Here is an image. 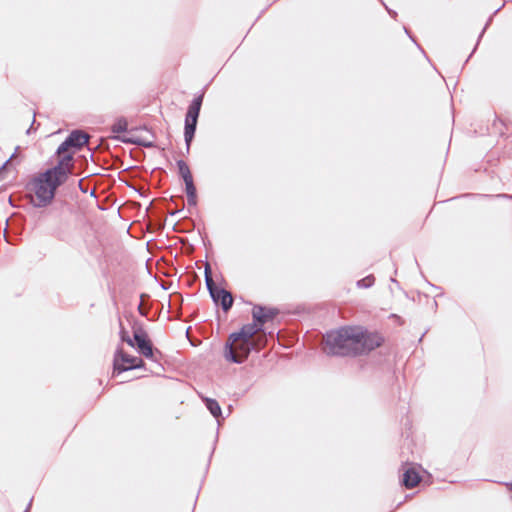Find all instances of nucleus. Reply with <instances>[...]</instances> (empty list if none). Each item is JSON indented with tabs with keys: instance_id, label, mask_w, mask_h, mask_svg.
I'll list each match as a JSON object with an SVG mask.
<instances>
[{
	"instance_id": "obj_37",
	"label": "nucleus",
	"mask_w": 512,
	"mask_h": 512,
	"mask_svg": "<svg viewBox=\"0 0 512 512\" xmlns=\"http://www.w3.org/2000/svg\"><path fill=\"white\" fill-rule=\"evenodd\" d=\"M90 195H91L92 197H96V191L93 189V190L90 192Z\"/></svg>"
},
{
	"instance_id": "obj_30",
	"label": "nucleus",
	"mask_w": 512,
	"mask_h": 512,
	"mask_svg": "<svg viewBox=\"0 0 512 512\" xmlns=\"http://www.w3.org/2000/svg\"><path fill=\"white\" fill-rule=\"evenodd\" d=\"M184 209V203H182V206L178 207L175 211H170L169 214L171 216L177 214L178 212L182 211Z\"/></svg>"
},
{
	"instance_id": "obj_29",
	"label": "nucleus",
	"mask_w": 512,
	"mask_h": 512,
	"mask_svg": "<svg viewBox=\"0 0 512 512\" xmlns=\"http://www.w3.org/2000/svg\"><path fill=\"white\" fill-rule=\"evenodd\" d=\"M405 33L409 36V38L417 45L418 48L421 49L420 45L416 42L414 37L411 35L410 31L407 28H404Z\"/></svg>"
},
{
	"instance_id": "obj_24",
	"label": "nucleus",
	"mask_w": 512,
	"mask_h": 512,
	"mask_svg": "<svg viewBox=\"0 0 512 512\" xmlns=\"http://www.w3.org/2000/svg\"><path fill=\"white\" fill-rule=\"evenodd\" d=\"M170 201L173 202L176 206H182V203H184L183 196H171Z\"/></svg>"
},
{
	"instance_id": "obj_35",
	"label": "nucleus",
	"mask_w": 512,
	"mask_h": 512,
	"mask_svg": "<svg viewBox=\"0 0 512 512\" xmlns=\"http://www.w3.org/2000/svg\"><path fill=\"white\" fill-rule=\"evenodd\" d=\"M7 229H8V220H6V226H5V230H4V237H5V240L8 242L7 236H6Z\"/></svg>"
},
{
	"instance_id": "obj_32",
	"label": "nucleus",
	"mask_w": 512,
	"mask_h": 512,
	"mask_svg": "<svg viewBox=\"0 0 512 512\" xmlns=\"http://www.w3.org/2000/svg\"><path fill=\"white\" fill-rule=\"evenodd\" d=\"M386 9L391 17L395 18L397 16V13L394 10H391L387 7H386Z\"/></svg>"
},
{
	"instance_id": "obj_13",
	"label": "nucleus",
	"mask_w": 512,
	"mask_h": 512,
	"mask_svg": "<svg viewBox=\"0 0 512 512\" xmlns=\"http://www.w3.org/2000/svg\"><path fill=\"white\" fill-rule=\"evenodd\" d=\"M204 403L207 410L214 418L217 419V422L220 423V418H222V409L217 400L206 397L204 398Z\"/></svg>"
},
{
	"instance_id": "obj_36",
	"label": "nucleus",
	"mask_w": 512,
	"mask_h": 512,
	"mask_svg": "<svg viewBox=\"0 0 512 512\" xmlns=\"http://www.w3.org/2000/svg\"><path fill=\"white\" fill-rule=\"evenodd\" d=\"M31 504H32V499H31V500H30V502L28 503V506H27V508L25 509V511H24V512H29L30 507H31Z\"/></svg>"
},
{
	"instance_id": "obj_2",
	"label": "nucleus",
	"mask_w": 512,
	"mask_h": 512,
	"mask_svg": "<svg viewBox=\"0 0 512 512\" xmlns=\"http://www.w3.org/2000/svg\"><path fill=\"white\" fill-rule=\"evenodd\" d=\"M355 326H343L325 334L326 354L355 357Z\"/></svg>"
},
{
	"instance_id": "obj_38",
	"label": "nucleus",
	"mask_w": 512,
	"mask_h": 512,
	"mask_svg": "<svg viewBox=\"0 0 512 512\" xmlns=\"http://www.w3.org/2000/svg\"><path fill=\"white\" fill-rule=\"evenodd\" d=\"M476 48H477V47H474V49H473L472 53L469 55V57H468V58H466V61H469V58L472 56V54L474 53V51L476 50Z\"/></svg>"
},
{
	"instance_id": "obj_18",
	"label": "nucleus",
	"mask_w": 512,
	"mask_h": 512,
	"mask_svg": "<svg viewBox=\"0 0 512 512\" xmlns=\"http://www.w3.org/2000/svg\"><path fill=\"white\" fill-rule=\"evenodd\" d=\"M69 148H73L68 141L67 137L65 140L58 146L56 150V154L59 155V159L63 157L64 155H67L68 153H65Z\"/></svg>"
},
{
	"instance_id": "obj_9",
	"label": "nucleus",
	"mask_w": 512,
	"mask_h": 512,
	"mask_svg": "<svg viewBox=\"0 0 512 512\" xmlns=\"http://www.w3.org/2000/svg\"><path fill=\"white\" fill-rule=\"evenodd\" d=\"M278 314L279 310L275 307H267L258 304L252 309V318L260 328H265V324L272 321Z\"/></svg>"
},
{
	"instance_id": "obj_15",
	"label": "nucleus",
	"mask_w": 512,
	"mask_h": 512,
	"mask_svg": "<svg viewBox=\"0 0 512 512\" xmlns=\"http://www.w3.org/2000/svg\"><path fill=\"white\" fill-rule=\"evenodd\" d=\"M128 130V121L125 117L121 116L116 119L114 124L111 126L112 133L121 134L127 132Z\"/></svg>"
},
{
	"instance_id": "obj_5",
	"label": "nucleus",
	"mask_w": 512,
	"mask_h": 512,
	"mask_svg": "<svg viewBox=\"0 0 512 512\" xmlns=\"http://www.w3.org/2000/svg\"><path fill=\"white\" fill-rule=\"evenodd\" d=\"M355 338V357L369 354L385 341L380 333L371 332L361 326H355Z\"/></svg>"
},
{
	"instance_id": "obj_26",
	"label": "nucleus",
	"mask_w": 512,
	"mask_h": 512,
	"mask_svg": "<svg viewBox=\"0 0 512 512\" xmlns=\"http://www.w3.org/2000/svg\"><path fill=\"white\" fill-rule=\"evenodd\" d=\"M187 202L189 206L197 205V195H187Z\"/></svg>"
},
{
	"instance_id": "obj_23",
	"label": "nucleus",
	"mask_w": 512,
	"mask_h": 512,
	"mask_svg": "<svg viewBox=\"0 0 512 512\" xmlns=\"http://www.w3.org/2000/svg\"><path fill=\"white\" fill-rule=\"evenodd\" d=\"M134 144L137 146L145 147V148H152L154 147V143L151 141H146L142 138H139L138 141H134Z\"/></svg>"
},
{
	"instance_id": "obj_40",
	"label": "nucleus",
	"mask_w": 512,
	"mask_h": 512,
	"mask_svg": "<svg viewBox=\"0 0 512 512\" xmlns=\"http://www.w3.org/2000/svg\"><path fill=\"white\" fill-rule=\"evenodd\" d=\"M162 288H163V289H168V287H166V284H163V285H162Z\"/></svg>"
},
{
	"instance_id": "obj_34",
	"label": "nucleus",
	"mask_w": 512,
	"mask_h": 512,
	"mask_svg": "<svg viewBox=\"0 0 512 512\" xmlns=\"http://www.w3.org/2000/svg\"><path fill=\"white\" fill-rule=\"evenodd\" d=\"M504 6H505V2H503V3H502V5H501L500 7H498V8L494 11L493 15L497 14V13H498V12H499L503 7H504Z\"/></svg>"
},
{
	"instance_id": "obj_22",
	"label": "nucleus",
	"mask_w": 512,
	"mask_h": 512,
	"mask_svg": "<svg viewBox=\"0 0 512 512\" xmlns=\"http://www.w3.org/2000/svg\"><path fill=\"white\" fill-rule=\"evenodd\" d=\"M114 139L121 141L122 143L134 144V141H138L139 137L117 135Z\"/></svg>"
},
{
	"instance_id": "obj_20",
	"label": "nucleus",
	"mask_w": 512,
	"mask_h": 512,
	"mask_svg": "<svg viewBox=\"0 0 512 512\" xmlns=\"http://www.w3.org/2000/svg\"><path fill=\"white\" fill-rule=\"evenodd\" d=\"M119 335L122 342L127 343L130 347L134 346V337L131 338L123 327H121Z\"/></svg>"
},
{
	"instance_id": "obj_33",
	"label": "nucleus",
	"mask_w": 512,
	"mask_h": 512,
	"mask_svg": "<svg viewBox=\"0 0 512 512\" xmlns=\"http://www.w3.org/2000/svg\"><path fill=\"white\" fill-rule=\"evenodd\" d=\"M34 123H35V119H33L31 126L27 129V131H26L27 134H30L32 132V130L34 128Z\"/></svg>"
},
{
	"instance_id": "obj_28",
	"label": "nucleus",
	"mask_w": 512,
	"mask_h": 512,
	"mask_svg": "<svg viewBox=\"0 0 512 512\" xmlns=\"http://www.w3.org/2000/svg\"><path fill=\"white\" fill-rule=\"evenodd\" d=\"M83 182H84V179H80L78 181V187L81 190V192L87 193V188L84 187Z\"/></svg>"
},
{
	"instance_id": "obj_27",
	"label": "nucleus",
	"mask_w": 512,
	"mask_h": 512,
	"mask_svg": "<svg viewBox=\"0 0 512 512\" xmlns=\"http://www.w3.org/2000/svg\"><path fill=\"white\" fill-rule=\"evenodd\" d=\"M11 158L5 161L2 166H0V179L2 178L3 172L7 169V167L10 165Z\"/></svg>"
},
{
	"instance_id": "obj_41",
	"label": "nucleus",
	"mask_w": 512,
	"mask_h": 512,
	"mask_svg": "<svg viewBox=\"0 0 512 512\" xmlns=\"http://www.w3.org/2000/svg\"><path fill=\"white\" fill-rule=\"evenodd\" d=\"M502 196H503V197H509L507 194H503Z\"/></svg>"
},
{
	"instance_id": "obj_39",
	"label": "nucleus",
	"mask_w": 512,
	"mask_h": 512,
	"mask_svg": "<svg viewBox=\"0 0 512 512\" xmlns=\"http://www.w3.org/2000/svg\"><path fill=\"white\" fill-rule=\"evenodd\" d=\"M162 288H163V289H168V287H166V284H163V285H162Z\"/></svg>"
},
{
	"instance_id": "obj_25",
	"label": "nucleus",
	"mask_w": 512,
	"mask_h": 512,
	"mask_svg": "<svg viewBox=\"0 0 512 512\" xmlns=\"http://www.w3.org/2000/svg\"><path fill=\"white\" fill-rule=\"evenodd\" d=\"M492 18H493V15H491V16L489 17V19L487 20V22H486V24H485L484 28H483V29H482V31L480 32L479 37H478V40H477V43H476V46L479 44V41H480V39L483 37V35H484V33H485V31H486L487 27L491 24V22H492Z\"/></svg>"
},
{
	"instance_id": "obj_12",
	"label": "nucleus",
	"mask_w": 512,
	"mask_h": 512,
	"mask_svg": "<svg viewBox=\"0 0 512 512\" xmlns=\"http://www.w3.org/2000/svg\"><path fill=\"white\" fill-rule=\"evenodd\" d=\"M67 139L68 141L70 142L71 146L76 149V150H79L81 149L84 145H86L89 141V135L82 131V130H73L68 136H67Z\"/></svg>"
},
{
	"instance_id": "obj_10",
	"label": "nucleus",
	"mask_w": 512,
	"mask_h": 512,
	"mask_svg": "<svg viewBox=\"0 0 512 512\" xmlns=\"http://www.w3.org/2000/svg\"><path fill=\"white\" fill-rule=\"evenodd\" d=\"M256 349V345L253 341L238 340L233 345V351L235 356L240 360L239 362H233L234 364H242L249 357L250 353Z\"/></svg>"
},
{
	"instance_id": "obj_7",
	"label": "nucleus",
	"mask_w": 512,
	"mask_h": 512,
	"mask_svg": "<svg viewBox=\"0 0 512 512\" xmlns=\"http://www.w3.org/2000/svg\"><path fill=\"white\" fill-rule=\"evenodd\" d=\"M145 362L136 356H132L118 347L114 354L113 359V374H121L128 370L145 369Z\"/></svg>"
},
{
	"instance_id": "obj_17",
	"label": "nucleus",
	"mask_w": 512,
	"mask_h": 512,
	"mask_svg": "<svg viewBox=\"0 0 512 512\" xmlns=\"http://www.w3.org/2000/svg\"><path fill=\"white\" fill-rule=\"evenodd\" d=\"M143 356L151 361L158 362L159 358L162 356V353L159 349L153 347L152 349L149 350V352H146Z\"/></svg>"
},
{
	"instance_id": "obj_8",
	"label": "nucleus",
	"mask_w": 512,
	"mask_h": 512,
	"mask_svg": "<svg viewBox=\"0 0 512 512\" xmlns=\"http://www.w3.org/2000/svg\"><path fill=\"white\" fill-rule=\"evenodd\" d=\"M132 330L134 334V346L132 347L135 348L140 355H144L146 352H149V350L154 346L145 331L143 324L140 321L135 320L132 324Z\"/></svg>"
},
{
	"instance_id": "obj_21",
	"label": "nucleus",
	"mask_w": 512,
	"mask_h": 512,
	"mask_svg": "<svg viewBox=\"0 0 512 512\" xmlns=\"http://www.w3.org/2000/svg\"><path fill=\"white\" fill-rule=\"evenodd\" d=\"M140 299H141V302L138 305V312H139V314L141 316L147 317L148 316V310L146 308H144L143 302H144L145 299H149V295L146 294V293H142L140 295Z\"/></svg>"
},
{
	"instance_id": "obj_1",
	"label": "nucleus",
	"mask_w": 512,
	"mask_h": 512,
	"mask_svg": "<svg viewBox=\"0 0 512 512\" xmlns=\"http://www.w3.org/2000/svg\"><path fill=\"white\" fill-rule=\"evenodd\" d=\"M74 152L61 157L57 164L44 172L39 173L31 180L36 200L32 198L31 203L35 208L47 207L55 198L57 189L63 185L72 173V162Z\"/></svg>"
},
{
	"instance_id": "obj_6",
	"label": "nucleus",
	"mask_w": 512,
	"mask_h": 512,
	"mask_svg": "<svg viewBox=\"0 0 512 512\" xmlns=\"http://www.w3.org/2000/svg\"><path fill=\"white\" fill-rule=\"evenodd\" d=\"M206 288L215 305H220L222 310L227 313L234 304L233 295L226 289L218 287L213 278L210 265L207 263L204 270Z\"/></svg>"
},
{
	"instance_id": "obj_14",
	"label": "nucleus",
	"mask_w": 512,
	"mask_h": 512,
	"mask_svg": "<svg viewBox=\"0 0 512 512\" xmlns=\"http://www.w3.org/2000/svg\"><path fill=\"white\" fill-rule=\"evenodd\" d=\"M176 165L178 168V174L183 179V181L193 179L190 168L184 160H182V159L177 160Z\"/></svg>"
},
{
	"instance_id": "obj_31",
	"label": "nucleus",
	"mask_w": 512,
	"mask_h": 512,
	"mask_svg": "<svg viewBox=\"0 0 512 512\" xmlns=\"http://www.w3.org/2000/svg\"><path fill=\"white\" fill-rule=\"evenodd\" d=\"M498 483L506 486L507 489L512 492V481L511 482H498Z\"/></svg>"
},
{
	"instance_id": "obj_16",
	"label": "nucleus",
	"mask_w": 512,
	"mask_h": 512,
	"mask_svg": "<svg viewBox=\"0 0 512 512\" xmlns=\"http://www.w3.org/2000/svg\"><path fill=\"white\" fill-rule=\"evenodd\" d=\"M375 282V277L373 275H368L357 281V286L360 288H370L373 286Z\"/></svg>"
},
{
	"instance_id": "obj_11",
	"label": "nucleus",
	"mask_w": 512,
	"mask_h": 512,
	"mask_svg": "<svg viewBox=\"0 0 512 512\" xmlns=\"http://www.w3.org/2000/svg\"><path fill=\"white\" fill-rule=\"evenodd\" d=\"M421 479L422 477L419 472L415 468L409 467L403 472L400 482L405 488L411 489L414 488Z\"/></svg>"
},
{
	"instance_id": "obj_4",
	"label": "nucleus",
	"mask_w": 512,
	"mask_h": 512,
	"mask_svg": "<svg viewBox=\"0 0 512 512\" xmlns=\"http://www.w3.org/2000/svg\"><path fill=\"white\" fill-rule=\"evenodd\" d=\"M205 94V88L197 95L194 96L192 101L190 102L184 122V141L186 144V152L189 153L191 143L194 139L198 118L200 115L201 106L203 103Z\"/></svg>"
},
{
	"instance_id": "obj_19",
	"label": "nucleus",
	"mask_w": 512,
	"mask_h": 512,
	"mask_svg": "<svg viewBox=\"0 0 512 512\" xmlns=\"http://www.w3.org/2000/svg\"><path fill=\"white\" fill-rule=\"evenodd\" d=\"M184 183L186 195H197V190L193 179L186 180Z\"/></svg>"
},
{
	"instance_id": "obj_3",
	"label": "nucleus",
	"mask_w": 512,
	"mask_h": 512,
	"mask_svg": "<svg viewBox=\"0 0 512 512\" xmlns=\"http://www.w3.org/2000/svg\"><path fill=\"white\" fill-rule=\"evenodd\" d=\"M268 334L270 337L274 336V331H266V328H260L256 322L244 324L239 331L229 334L228 339L224 345L223 355L228 362H239L233 351V345L238 340L252 341V337L258 333Z\"/></svg>"
}]
</instances>
